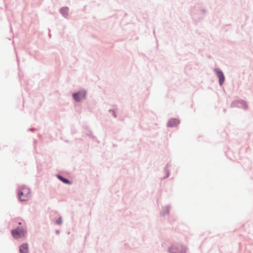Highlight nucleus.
I'll return each instance as SVG.
<instances>
[{
  "mask_svg": "<svg viewBox=\"0 0 253 253\" xmlns=\"http://www.w3.org/2000/svg\"><path fill=\"white\" fill-rule=\"evenodd\" d=\"M30 196V189L27 187H21L18 193V197L21 201H26Z\"/></svg>",
  "mask_w": 253,
  "mask_h": 253,
  "instance_id": "f257e3e1",
  "label": "nucleus"
},
{
  "mask_svg": "<svg viewBox=\"0 0 253 253\" xmlns=\"http://www.w3.org/2000/svg\"><path fill=\"white\" fill-rule=\"evenodd\" d=\"M11 233L14 238L18 239L24 236L25 232L23 229L18 228L12 230Z\"/></svg>",
  "mask_w": 253,
  "mask_h": 253,
  "instance_id": "f03ea898",
  "label": "nucleus"
},
{
  "mask_svg": "<svg viewBox=\"0 0 253 253\" xmlns=\"http://www.w3.org/2000/svg\"><path fill=\"white\" fill-rule=\"evenodd\" d=\"M85 92L84 91H80L77 93L73 94V97L77 101H80L85 98Z\"/></svg>",
  "mask_w": 253,
  "mask_h": 253,
  "instance_id": "7ed1b4c3",
  "label": "nucleus"
},
{
  "mask_svg": "<svg viewBox=\"0 0 253 253\" xmlns=\"http://www.w3.org/2000/svg\"><path fill=\"white\" fill-rule=\"evenodd\" d=\"M170 253H185V249L182 246L177 248L172 247L169 249Z\"/></svg>",
  "mask_w": 253,
  "mask_h": 253,
  "instance_id": "20e7f679",
  "label": "nucleus"
},
{
  "mask_svg": "<svg viewBox=\"0 0 253 253\" xmlns=\"http://www.w3.org/2000/svg\"><path fill=\"white\" fill-rule=\"evenodd\" d=\"M217 77L219 78V84L221 85L224 81V77L222 71L219 70H215Z\"/></svg>",
  "mask_w": 253,
  "mask_h": 253,
  "instance_id": "39448f33",
  "label": "nucleus"
},
{
  "mask_svg": "<svg viewBox=\"0 0 253 253\" xmlns=\"http://www.w3.org/2000/svg\"><path fill=\"white\" fill-rule=\"evenodd\" d=\"M179 123V121L177 119H172L169 121L168 126L170 127L175 126L178 125Z\"/></svg>",
  "mask_w": 253,
  "mask_h": 253,
  "instance_id": "423d86ee",
  "label": "nucleus"
},
{
  "mask_svg": "<svg viewBox=\"0 0 253 253\" xmlns=\"http://www.w3.org/2000/svg\"><path fill=\"white\" fill-rule=\"evenodd\" d=\"M20 253H28V245L27 244L22 245L19 248Z\"/></svg>",
  "mask_w": 253,
  "mask_h": 253,
  "instance_id": "0eeeda50",
  "label": "nucleus"
},
{
  "mask_svg": "<svg viewBox=\"0 0 253 253\" xmlns=\"http://www.w3.org/2000/svg\"><path fill=\"white\" fill-rule=\"evenodd\" d=\"M58 178L59 179H60L62 182H63L65 183H66V184H70L71 183V182H70L69 180H68L67 179H65V178H63L61 176L59 175V176H58Z\"/></svg>",
  "mask_w": 253,
  "mask_h": 253,
  "instance_id": "6e6552de",
  "label": "nucleus"
},
{
  "mask_svg": "<svg viewBox=\"0 0 253 253\" xmlns=\"http://www.w3.org/2000/svg\"><path fill=\"white\" fill-rule=\"evenodd\" d=\"M56 222L57 224H60L61 223V220L60 218H59L58 220L56 221Z\"/></svg>",
  "mask_w": 253,
  "mask_h": 253,
  "instance_id": "1a4fd4ad",
  "label": "nucleus"
},
{
  "mask_svg": "<svg viewBox=\"0 0 253 253\" xmlns=\"http://www.w3.org/2000/svg\"><path fill=\"white\" fill-rule=\"evenodd\" d=\"M61 11H67V9H66V8L62 9H61Z\"/></svg>",
  "mask_w": 253,
  "mask_h": 253,
  "instance_id": "9d476101",
  "label": "nucleus"
}]
</instances>
